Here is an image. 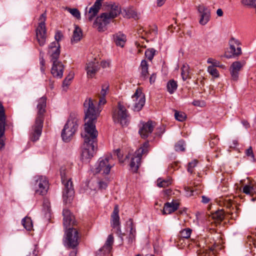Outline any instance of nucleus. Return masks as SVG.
<instances>
[{
	"mask_svg": "<svg viewBox=\"0 0 256 256\" xmlns=\"http://www.w3.org/2000/svg\"><path fill=\"white\" fill-rule=\"evenodd\" d=\"M84 107L86 122L84 124V131L81 134L84 139L81 159L86 160L93 157L96 148L98 132L95 123L100 110L96 108L90 98L84 101Z\"/></svg>",
	"mask_w": 256,
	"mask_h": 256,
	"instance_id": "f257e3e1",
	"label": "nucleus"
},
{
	"mask_svg": "<svg viewBox=\"0 0 256 256\" xmlns=\"http://www.w3.org/2000/svg\"><path fill=\"white\" fill-rule=\"evenodd\" d=\"M64 216L63 224L65 230V234L63 239L64 246L68 249H76L79 244L80 236L78 230L73 228L76 225L74 215L66 208H64L62 212Z\"/></svg>",
	"mask_w": 256,
	"mask_h": 256,
	"instance_id": "f03ea898",
	"label": "nucleus"
},
{
	"mask_svg": "<svg viewBox=\"0 0 256 256\" xmlns=\"http://www.w3.org/2000/svg\"><path fill=\"white\" fill-rule=\"evenodd\" d=\"M62 36L61 32H57L54 36L56 41L50 44L48 50L50 62L52 63L51 73L54 77L59 78H62L64 69V64L58 60L60 52L59 41Z\"/></svg>",
	"mask_w": 256,
	"mask_h": 256,
	"instance_id": "7ed1b4c3",
	"label": "nucleus"
},
{
	"mask_svg": "<svg viewBox=\"0 0 256 256\" xmlns=\"http://www.w3.org/2000/svg\"><path fill=\"white\" fill-rule=\"evenodd\" d=\"M106 10L108 12L102 13L98 16L94 23V26L96 28L98 32H104L106 30V26L110 22L111 20L116 17L120 13V6L115 4H106Z\"/></svg>",
	"mask_w": 256,
	"mask_h": 256,
	"instance_id": "20e7f679",
	"label": "nucleus"
},
{
	"mask_svg": "<svg viewBox=\"0 0 256 256\" xmlns=\"http://www.w3.org/2000/svg\"><path fill=\"white\" fill-rule=\"evenodd\" d=\"M46 104V98L45 96H42L38 100L37 116L36 119L35 124L32 127L30 134V139L32 142L38 140L42 134Z\"/></svg>",
	"mask_w": 256,
	"mask_h": 256,
	"instance_id": "39448f33",
	"label": "nucleus"
},
{
	"mask_svg": "<svg viewBox=\"0 0 256 256\" xmlns=\"http://www.w3.org/2000/svg\"><path fill=\"white\" fill-rule=\"evenodd\" d=\"M60 174L62 182L64 186L62 194L64 201L66 203H70L73 200L74 194L72 182L71 178H68L66 176L65 169L62 168Z\"/></svg>",
	"mask_w": 256,
	"mask_h": 256,
	"instance_id": "423d86ee",
	"label": "nucleus"
},
{
	"mask_svg": "<svg viewBox=\"0 0 256 256\" xmlns=\"http://www.w3.org/2000/svg\"><path fill=\"white\" fill-rule=\"evenodd\" d=\"M78 121L79 120L77 118L72 117L70 115L62 132V138L64 142L70 141L72 137L78 128Z\"/></svg>",
	"mask_w": 256,
	"mask_h": 256,
	"instance_id": "0eeeda50",
	"label": "nucleus"
},
{
	"mask_svg": "<svg viewBox=\"0 0 256 256\" xmlns=\"http://www.w3.org/2000/svg\"><path fill=\"white\" fill-rule=\"evenodd\" d=\"M46 12L42 14L38 18V24L36 28V37L37 41L40 46H44L46 42Z\"/></svg>",
	"mask_w": 256,
	"mask_h": 256,
	"instance_id": "6e6552de",
	"label": "nucleus"
},
{
	"mask_svg": "<svg viewBox=\"0 0 256 256\" xmlns=\"http://www.w3.org/2000/svg\"><path fill=\"white\" fill-rule=\"evenodd\" d=\"M130 114L126 108L120 102L118 103V109L112 114L115 123H120L122 126H127L129 123Z\"/></svg>",
	"mask_w": 256,
	"mask_h": 256,
	"instance_id": "1a4fd4ad",
	"label": "nucleus"
},
{
	"mask_svg": "<svg viewBox=\"0 0 256 256\" xmlns=\"http://www.w3.org/2000/svg\"><path fill=\"white\" fill-rule=\"evenodd\" d=\"M148 146L149 143L148 142H144L142 146L136 152V156L132 158L130 167L133 172H136L138 171L140 164L142 154L148 152Z\"/></svg>",
	"mask_w": 256,
	"mask_h": 256,
	"instance_id": "9d476101",
	"label": "nucleus"
},
{
	"mask_svg": "<svg viewBox=\"0 0 256 256\" xmlns=\"http://www.w3.org/2000/svg\"><path fill=\"white\" fill-rule=\"evenodd\" d=\"M133 103L128 105V107L131 106L132 109L134 112L140 111L144 105L146 99L144 94L140 90H136L134 94L132 96Z\"/></svg>",
	"mask_w": 256,
	"mask_h": 256,
	"instance_id": "9b49d317",
	"label": "nucleus"
},
{
	"mask_svg": "<svg viewBox=\"0 0 256 256\" xmlns=\"http://www.w3.org/2000/svg\"><path fill=\"white\" fill-rule=\"evenodd\" d=\"M35 193L36 194L46 195L49 188V184L47 178L44 176H38L36 180Z\"/></svg>",
	"mask_w": 256,
	"mask_h": 256,
	"instance_id": "f8f14e48",
	"label": "nucleus"
},
{
	"mask_svg": "<svg viewBox=\"0 0 256 256\" xmlns=\"http://www.w3.org/2000/svg\"><path fill=\"white\" fill-rule=\"evenodd\" d=\"M110 158H100L98 163L96 164V173L102 172L103 174H108L112 166L109 162Z\"/></svg>",
	"mask_w": 256,
	"mask_h": 256,
	"instance_id": "ddd939ff",
	"label": "nucleus"
},
{
	"mask_svg": "<svg viewBox=\"0 0 256 256\" xmlns=\"http://www.w3.org/2000/svg\"><path fill=\"white\" fill-rule=\"evenodd\" d=\"M200 14L199 23L202 26L206 25L210 20L211 17L210 10L204 4H200L196 6Z\"/></svg>",
	"mask_w": 256,
	"mask_h": 256,
	"instance_id": "4468645a",
	"label": "nucleus"
},
{
	"mask_svg": "<svg viewBox=\"0 0 256 256\" xmlns=\"http://www.w3.org/2000/svg\"><path fill=\"white\" fill-rule=\"evenodd\" d=\"M118 212L119 210L118 207L117 206H116L112 214L111 224L112 227L116 230V234H119L121 240L122 241L123 236H124V234L122 233L120 230Z\"/></svg>",
	"mask_w": 256,
	"mask_h": 256,
	"instance_id": "2eb2a0df",
	"label": "nucleus"
},
{
	"mask_svg": "<svg viewBox=\"0 0 256 256\" xmlns=\"http://www.w3.org/2000/svg\"><path fill=\"white\" fill-rule=\"evenodd\" d=\"M230 51L232 53V54H225V57L228 58H232V57L238 56L242 54V50L240 47L238 46L236 48V46H236H238L240 44L239 42L232 38L230 41Z\"/></svg>",
	"mask_w": 256,
	"mask_h": 256,
	"instance_id": "dca6fc26",
	"label": "nucleus"
},
{
	"mask_svg": "<svg viewBox=\"0 0 256 256\" xmlns=\"http://www.w3.org/2000/svg\"><path fill=\"white\" fill-rule=\"evenodd\" d=\"M151 120H149L146 122L142 124V127L139 130L138 132L141 136L144 138H146L154 130V124Z\"/></svg>",
	"mask_w": 256,
	"mask_h": 256,
	"instance_id": "f3484780",
	"label": "nucleus"
},
{
	"mask_svg": "<svg viewBox=\"0 0 256 256\" xmlns=\"http://www.w3.org/2000/svg\"><path fill=\"white\" fill-rule=\"evenodd\" d=\"M243 66L242 64L239 61L234 62L230 67V72L231 76L233 80H237L238 78V72Z\"/></svg>",
	"mask_w": 256,
	"mask_h": 256,
	"instance_id": "a211bd4d",
	"label": "nucleus"
},
{
	"mask_svg": "<svg viewBox=\"0 0 256 256\" xmlns=\"http://www.w3.org/2000/svg\"><path fill=\"white\" fill-rule=\"evenodd\" d=\"M114 243V237L112 234H110L104 246L100 249L99 252L98 253L96 256L101 255V253L103 252L104 254H109L112 248V245Z\"/></svg>",
	"mask_w": 256,
	"mask_h": 256,
	"instance_id": "6ab92c4d",
	"label": "nucleus"
},
{
	"mask_svg": "<svg viewBox=\"0 0 256 256\" xmlns=\"http://www.w3.org/2000/svg\"><path fill=\"white\" fill-rule=\"evenodd\" d=\"M100 68L98 62L94 60L87 64L86 70L89 77L92 78Z\"/></svg>",
	"mask_w": 256,
	"mask_h": 256,
	"instance_id": "aec40b11",
	"label": "nucleus"
},
{
	"mask_svg": "<svg viewBox=\"0 0 256 256\" xmlns=\"http://www.w3.org/2000/svg\"><path fill=\"white\" fill-rule=\"evenodd\" d=\"M102 1H96L94 4L88 10V20L92 21L98 14L102 6Z\"/></svg>",
	"mask_w": 256,
	"mask_h": 256,
	"instance_id": "412c9836",
	"label": "nucleus"
},
{
	"mask_svg": "<svg viewBox=\"0 0 256 256\" xmlns=\"http://www.w3.org/2000/svg\"><path fill=\"white\" fill-rule=\"evenodd\" d=\"M127 226L130 228L129 236L128 237V242L129 244H132L135 240L136 235V227L133 224L132 219L130 218L127 222Z\"/></svg>",
	"mask_w": 256,
	"mask_h": 256,
	"instance_id": "4be33fe9",
	"label": "nucleus"
},
{
	"mask_svg": "<svg viewBox=\"0 0 256 256\" xmlns=\"http://www.w3.org/2000/svg\"><path fill=\"white\" fill-rule=\"evenodd\" d=\"M6 116L2 104L0 102V138L3 136L5 131Z\"/></svg>",
	"mask_w": 256,
	"mask_h": 256,
	"instance_id": "5701e85b",
	"label": "nucleus"
},
{
	"mask_svg": "<svg viewBox=\"0 0 256 256\" xmlns=\"http://www.w3.org/2000/svg\"><path fill=\"white\" fill-rule=\"evenodd\" d=\"M179 204L177 202H166L164 204L162 213L164 214H170L177 210L178 208Z\"/></svg>",
	"mask_w": 256,
	"mask_h": 256,
	"instance_id": "b1692460",
	"label": "nucleus"
},
{
	"mask_svg": "<svg viewBox=\"0 0 256 256\" xmlns=\"http://www.w3.org/2000/svg\"><path fill=\"white\" fill-rule=\"evenodd\" d=\"M114 40L117 46L123 47L126 41V36L121 32H118L114 35Z\"/></svg>",
	"mask_w": 256,
	"mask_h": 256,
	"instance_id": "393cba45",
	"label": "nucleus"
},
{
	"mask_svg": "<svg viewBox=\"0 0 256 256\" xmlns=\"http://www.w3.org/2000/svg\"><path fill=\"white\" fill-rule=\"evenodd\" d=\"M82 36V31L81 29L78 26H76L73 32L72 38L71 40L72 42H78L80 40Z\"/></svg>",
	"mask_w": 256,
	"mask_h": 256,
	"instance_id": "a878e982",
	"label": "nucleus"
},
{
	"mask_svg": "<svg viewBox=\"0 0 256 256\" xmlns=\"http://www.w3.org/2000/svg\"><path fill=\"white\" fill-rule=\"evenodd\" d=\"M42 212L45 218L50 219L51 216V209L50 202L48 200H44V201Z\"/></svg>",
	"mask_w": 256,
	"mask_h": 256,
	"instance_id": "bb28decb",
	"label": "nucleus"
},
{
	"mask_svg": "<svg viewBox=\"0 0 256 256\" xmlns=\"http://www.w3.org/2000/svg\"><path fill=\"white\" fill-rule=\"evenodd\" d=\"M190 70L189 66L185 64H183L181 68V76L184 80H186L188 78H190Z\"/></svg>",
	"mask_w": 256,
	"mask_h": 256,
	"instance_id": "cd10ccee",
	"label": "nucleus"
},
{
	"mask_svg": "<svg viewBox=\"0 0 256 256\" xmlns=\"http://www.w3.org/2000/svg\"><path fill=\"white\" fill-rule=\"evenodd\" d=\"M140 68H141V76L145 79L147 78L148 75V64L147 62L144 60H142L140 63Z\"/></svg>",
	"mask_w": 256,
	"mask_h": 256,
	"instance_id": "c85d7f7f",
	"label": "nucleus"
},
{
	"mask_svg": "<svg viewBox=\"0 0 256 256\" xmlns=\"http://www.w3.org/2000/svg\"><path fill=\"white\" fill-rule=\"evenodd\" d=\"M242 192L246 194L252 196L256 193V187L253 186L245 185L243 187Z\"/></svg>",
	"mask_w": 256,
	"mask_h": 256,
	"instance_id": "c756f323",
	"label": "nucleus"
},
{
	"mask_svg": "<svg viewBox=\"0 0 256 256\" xmlns=\"http://www.w3.org/2000/svg\"><path fill=\"white\" fill-rule=\"evenodd\" d=\"M167 90L170 94H173L177 89L178 84L176 81L174 80H170L167 83L166 85Z\"/></svg>",
	"mask_w": 256,
	"mask_h": 256,
	"instance_id": "7c9ffc66",
	"label": "nucleus"
},
{
	"mask_svg": "<svg viewBox=\"0 0 256 256\" xmlns=\"http://www.w3.org/2000/svg\"><path fill=\"white\" fill-rule=\"evenodd\" d=\"M22 224L24 227L28 230H30L32 227V220L29 217H25L22 220Z\"/></svg>",
	"mask_w": 256,
	"mask_h": 256,
	"instance_id": "2f4dec72",
	"label": "nucleus"
},
{
	"mask_svg": "<svg viewBox=\"0 0 256 256\" xmlns=\"http://www.w3.org/2000/svg\"><path fill=\"white\" fill-rule=\"evenodd\" d=\"M172 184V180L170 178L166 180H162V178H158L157 180V186L160 188H165Z\"/></svg>",
	"mask_w": 256,
	"mask_h": 256,
	"instance_id": "473e14b6",
	"label": "nucleus"
},
{
	"mask_svg": "<svg viewBox=\"0 0 256 256\" xmlns=\"http://www.w3.org/2000/svg\"><path fill=\"white\" fill-rule=\"evenodd\" d=\"M217 247H219V246L214 243L212 246H206V247L204 246L201 251L202 252H206V254L208 253V252L214 253V251L216 250Z\"/></svg>",
	"mask_w": 256,
	"mask_h": 256,
	"instance_id": "72a5a7b5",
	"label": "nucleus"
},
{
	"mask_svg": "<svg viewBox=\"0 0 256 256\" xmlns=\"http://www.w3.org/2000/svg\"><path fill=\"white\" fill-rule=\"evenodd\" d=\"M212 218L218 221H222L224 218V212L222 210H217L212 214Z\"/></svg>",
	"mask_w": 256,
	"mask_h": 256,
	"instance_id": "f704fd0d",
	"label": "nucleus"
},
{
	"mask_svg": "<svg viewBox=\"0 0 256 256\" xmlns=\"http://www.w3.org/2000/svg\"><path fill=\"white\" fill-rule=\"evenodd\" d=\"M175 118L180 122H184L186 118V116L185 113L181 112H178L176 110L174 113Z\"/></svg>",
	"mask_w": 256,
	"mask_h": 256,
	"instance_id": "c9c22d12",
	"label": "nucleus"
},
{
	"mask_svg": "<svg viewBox=\"0 0 256 256\" xmlns=\"http://www.w3.org/2000/svg\"><path fill=\"white\" fill-rule=\"evenodd\" d=\"M156 50L153 48H148L145 52V56L150 60H152L155 55Z\"/></svg>",
	"mask_w": 256,
	"mask_h": 256,
	"instance_id": "e433bc0d",
	"label": "nucleus"
},
{
	"mask_svg": "<svg viewBox=\"0 0 256 256\" xmlns=\"http://www.w3.org/2000/svg\"><path fill=\"white\" fill-rule=\"evenodd\" d=\"M192 230L190 228H186L182 230L180 232V236L185 238H188L192 233Z\"/></svg>",
	"mask_w": 256,
	"mask_h": 256,
	"instance_id": "4c0bfd02",
	"label": "nucleus"
},
{
	"mask_svg": "<svg viewBox=\"0 0 256 256\" xmlns=\"http://www.w3.org/2000/svg\"><path fill=\"white\" fill-rule=\"evenodd\" d=\"M198 161L194 160L191 162H188L187 170L190 174L194 172V168L197 166Z\"/></svg>",
	"mask_w": 256,
	"mask_h": 256,
	"instance_id": "58836bf2",
	"label": "nucleus"
},
{
	"mask_svg": "<svg viewBox=\"0 0 256 256\" xmlns=\"http://www.w3.org/2000/svg\"><path fill=\"white\" fill-rule=\"evenodd\" d=\"M184 146V142L183 140H180L175 144V150L177 152H183L185 150Z\"/></svg>",
	"mask_w": 256,
	"mask_h": 256,
	"instance_id": "ea45409f",
	"label": "nucleus"
},
{
	"mask_svg": "<svg viewBox=\"0 0 256 256\" xmlns=\"http://www.w3.org/2000/svg\"><path fill=\"white\" fill-rule=\"evenodd\" d=\"M208 71L212 76L215 78H218L219 76L218 70L213 66H209L208 68Z\"/></svg>",
	"mask_w": 256,
	"mask_h": 256,
	"instance_id": "a19ab883",
	"label": "nucleus"
},
{
	"mask_svg": "<svg viewBox=\"0 0 256 256\" xmlns=\"http://www.w3.org/2000/svg\"><path fill=\"white\" fill-rule=\"evenodd\" d=\"M242 4L248 8L255 9L256 12V1H242Z\"/></svg>",
	"mask_w": 256,
	"mask_h": 256,
	"instance_id": "79ce46f5",
	"label": "nucleus"
},
{
	"mask_svg": "<svg viewBox=\"0 0 256 256\" xmlns=\"http://www.w3.org/2000/svg\"><path fill=\"white\" fill-rule=\"evenodd\" d=\"M74 74L72 72H70L67 76L64 78L63 81V85L64 86H68L70 84V81L74 78Z\"/></svg>",
	"mask_w": 256,
	"mask_h": 256,
	"instance_id": "37998d69",
	"label": "nucleus"
},
{
	"mask_svg": "<svg viewBox=\"0 0 256 256\" xmlns=\"http://www.w3.org/2000/svg\"><path fill=\"white\" fill-rule=\"evenodd\" d=\"M68 11L75 18L78 19L80 18V13L77 8H68Z\"/></svg>",
	"mask_w": 256,
	"mask_h": 256,
	"instance_id": "c03bdc74",
	"label": "nucleus"
},
{
	"mask_svg": "<svg viewBox=\"0 0 256 256\" xmlns=\"http://www.w3.org/2000/svg\"><path fill=\"white\" fill-rule=\"evenodd\" d=\"M109 84L108 83H105L102 86V90L100 94V97H105L108 90Z\"/></svg>",
	"mask_w": 256,
	"mask_h": 256,
	"instance_id": "a18cd8bd",
	"label": "nucleus"
},
{
	"mask_svg": "<svg viewBox=\"0 0 256 256\" xmlns=\"http://www.w3.org/2000/svg\"><path fill=\"white\" fill-rule=\"evenodd\" d=\"M219 139L218 138L217 136H212L210 137V145L211 148L214 147L215 146L217 145L218 143Z\"/></svg>",
	"mask_w": 256,
	"mask_h": 256,
	"instance_id": "49530a36",
	"label": "nucleus"
},
{
	"mask_svg": "<svg viewBox=\"0 0 256 256\" xmlns=\"http://www.w3.org/2000/svg\"><path fill=\"white\" fill-rule=\"evenodd\" d=\"M38 50L40 51V64L41 66H44V64H45V61H44V56H43L44 54L42 52V50L38 49Z\"/></svg>",
	"mask_w": 256,
	"mask_h": 256,
	"instance_id": "de8ad7c7",
	"label": "nucleus"
},
{
	"mask_svg": "<svg viewBox=\"0 0 256 256\" xmlns=\"http://www.w3.org/2000/svg\"><path fill=\"white\" fill-rule=\"evenodd\" d=\"M98 185L99 188L101 190H104L108 186V184L106 182L103 181H100L98 182Z\"/></svg>",
	"mask_w": 256,
	"mask_h": 256,
	"instance_id": "09e8293b",
	"label": "nucleus"
},
{
	"mask_svg": "<svg viewBox=\"0 0 256 256\" xmlns=\"http://www.w3.org/2000/svg\"><path fill=\"white\" fill-rule=\"evenodd\" d=\"M246 154L247 156H251L252 158H254V154L251 146L246 150Z\"/></svg>",
	"mask_w": 256,
	"mask_h": 256,
	"instance_id": "8fccbe9b",
	"label": "nucleus"
},
{
	"mask_svg": "<svg viewBox=\"0 0 256 256\" xmlns=\"http://www.w3.org/2000/svg\"><path fill=\"white\" fill-rule=\"evenodd\" d=\"M106 103V100L105 99V97H100L98 102V105L100 106V105H104Z\"/></svg>",
	"mask_w": 256,
	"mask_h": 256,
	"instance_id": "3c124183",
	"label": "nucleus"
},
{
	"mask_svg": "<svg viewBox=\"0 0 256 256\" xmlns=\"http://www.w3.org/2000/svg\"><path fill=\"white\" fill-rule=\"evenodd\" d=\"M202 202L204 204H208L210 200V199L205 196H202Z\"/></svg>",
	"mask_w": 256,
	"mask_h": 256,
	"instance_id": "603ef678",
	"label": "nucleus"
},
{
	"mask_svg": "<svg viewBox=\"0 0 256 256\" xmlns=\"http://www.w3.org/2000/svg\"><path fill=\"white\" fill-rule=\"evenodd\" d=\"M212 66L215 67H222V66L220 65V62L217 60H214V62H212Z\"/></svg>",
	"mask_w": 256,
	"mask_h": 256,
	"instance_id": "864d4df0",
	"label": "nucleus"
},
{
	"mask_svg": "<svg viewBox=\"0 0 256 256\" xmlns=\"http://www.w3.org/2000/svg\"><path fill=\"white\" fill-rule=\"evenodd\" d=\"M156 78V75L155 74H152L150 78V84H152L154 82Z\"/></svg>",
	"mask_w": 256,
	"mask_h": 256,
	"instance_id": "5fc2aeb1",
	"label": "nucleus"
},
{
	"mask_svg": "<svg viewBox=\"0 0 256 256\" xmlns=\"http://www.w3.org/2000/svg\"><path fill=\"white\" fill-rule=\"evenodd\" d=\"M216 14L218 16H223V12L222 9L218 8L216 10Z\"/></svg>",
	"mask_w": 256,
	"mask_h": 256,
	"instance_id": "6e6d98bb",
	"label": "nucleus"
},
{
	"mask_svg": "<svg viewBox=\"0 0 256 256\" xmlns=\"http://www.w3.org/2000/svg\"><path fill=\"white\" fill-rule=\"evenodd\" d=\"M101 65L103 68H106L108 66L109 63L106 61H103L101 62Z\"/></svg>",
	"mask_w": 256,
	"mask_h": 256,
	"instance_id": "4d7b16f0",
	"label": "nucleus"
},
{
	"mask_svg": "<svg viewBox=\"0 0 256 256\" xmlns=\"http://www.w3.org/2000/svg\"><path fill=\"white\" fill-rule=\"evenodd\" d=\"M74 250L70 252L69 256H76L77 251L75 249H73Z\"/></svg>",
	"mask_w": 256,
	"mask_h": 256,
	"instance_id": "13d9d810",
	"label": "nucleus"
},
{
	"mask_svg": "<svg viewBox=\"0 0 256 256\" xmlns=\"http://www.w3.org/2000/svg\"><path fill=\"white\" fill-rule=\"evenodd\" d=\"M242 124L246 128H248L250 126L249 123L246 120H242Z\"/></svg>",
	"mask_w": 256,
	"mask_h": 256,
	"instance_id": "bf43d9fd",
	"label": "nucleus"
},
{
	"mask_svg": "<svg viewBox=\"0 0 256 256\" xmlns=\"http://www.w3.org/2000/svg\"><path fill=\"white\" fill-rule=\"evenodd\" d=\"M200 102L199 100H194L192 102V104H193V105H194L195 106H200Z\"/></svg>",
	"mask_w": 256,
	"mask_h": 256,
	"instance_id": "052dcab7",
	"label": "nucleus"
},
{
	"mask_svg": "<svg viewBox=\"0 0 256 256\" xmlns=\"http://www.w3.org/2000/svg\"><path fill=\"white\" fill-rule=\"evenodd\" d=\"M164 4V1H157V6H161Z\"/></svg>",
	"mask_w": 256,
	"mask_h": 256,
	"instance_id": "680f3d73",
	"label": "nucleus"
},
{
	"mask_svg": "<svg viewBox=\"0 0 256 256\" xmlns=\"http://www.w3.org/2000/svg\"><path fill=\"white\" fill-rule=\"evenodd\" d=\"M164 193L167 195H170L171 194L172 190L170 189H167L164 190Z\"/></svg>",
	"mask_w": 256,
	"mask_h": 256,
	"instance_id": "e2e57ef3",
	"label": "nucleus"
},
{
	"mask_svg": "<svg viewBox=\"0 0 256 256\" xmlns=\"http://www.w3.org/2000/svg\"><path fill=\"white\" fill-rule=\"evenodd\" d=\"M0 144H1V146L0 147V150H2V148L4 146V142L3 140H0Z\"/></svg>",
	"mask_w": 256,
	"mask_h": 256,
	"instance_id": "0e129e2a",
	"label": "nucleus"
},
{
	"mask_svg": "<svg viewBox=\"0 0 256 256\" xmlns=\"http://www.w3.org/2000/svg\"><path fill=\"white\" fill-rule=\"evenodd\" d=\"M120 149H117L116 150V154H117V156L118 158H120Z\"/></svg>",
	"mask_w": 256,
	"mask_h": 256,
	"instance_id": "69168bd1",
	"label": "nucleus"
},
{
	"mask_svg": "<svg viewBox=\"0 0 256 256\" xmlns=\"http://www.w3.org/2000/svg\"><path fill=\"white\" fill-rule=\"evenodd\" d=\"M214 60L212 58H208V60H207V62L208 63V64H212V62H214Z\"/></svg>",
	"mask_w": 256,
	"mask_h": 256,
	"instance_id": "338daca9",
	"label": "nucleus"
},
{
	"mask_svg": "<svg viewBox=\"0 0 256 256\" xmlns=\"http://www.w3.org/2000/svg\"><path fill=\"white\" fill-rule=\"evenodd\" d=\"M232 143H233V144H234V146H237L238 144V140H234L232 141Z\"/></svg>",
	"mask_w": 256,
	"mask_h": 256,
	"instance_id": "774afa93",
	"label": "nucleus"
}]
</instances>
